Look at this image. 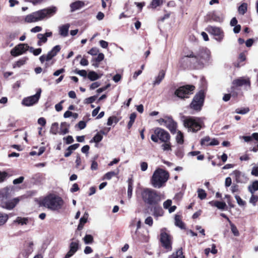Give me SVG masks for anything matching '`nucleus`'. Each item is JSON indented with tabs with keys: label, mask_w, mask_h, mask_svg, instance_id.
<instances>
[{
	"label": "nucleus",
	"mask_w": 258,
	"mask_h": 258,
	"mask_svg": "<svg viewBox=\"0 0 258 258\" xmlns=\"http://www.w3.org/2000/svg\"><path fill=\"white\" fill-rule=\"evenodd\" d=\"M210 56L211 52L206 47H200L196 53L186 47L183 50V56L180 62L187 68L193 70H200L204 68L205 63L209 61Z\"/></svg>",
	"instance_id": "obj_1"
},
{
	"label": "nucleus",
	"mask_w": 258,
	"mask_h": 258,
	"mask_svg": "<svg viewBox=\"0 0 258 258\" xmlns=\"http://www.w3.org/2000/svg\"><path fill=\"white\" fill-rule=\"evenodd\" d=\"M153 131L154 133L151 136V140L156 143H162L161 147L164 151H171V136L169 133L160 127H156Z\"/></svg>",
	"instance_id": "obj_2"
},
{
	"label": "nucleus",
	"mask_w": 258,
	"mask_h": 258,
	"mask_svg": "<svg viewBox=\"0 0 258 258\" xmlns=\"http://www.w3.org/2000/svg\"><path fill=\"white\" fill-rule=\"evenodd\" d=\"M39 204L51 210L58 211L62 208L64 201L60 197L50 194L40 201Z\"/></svg>",
	"instance_id": "obj_3"
},
{
	"label": "nucleus",
	"mask_w": 258,
	"mask_h": 258,
	"mask_svg": "<svg viewBox=\"0 0 258 258\" xmlns=\"http://www.w3.org/2000/svg\"><path fill=\"white\" fill-rule=\"evenodd\" d=\"M56 12V7L43 9L32 13L25 18V22L28 23L38 22L44 19L47 16H51Z\"/></svg>",
	"instance_id": "obj_4"
},
{
	"label": "nucleus",
	"mask_w": 258,
	"mask_h": 258,
	"mask_svg": "<svg viewBox=\"0 0 258 258\" xmlns=\"http://www.w3.org/2000/svg\"><path fill=\"white\" fill-rule=\"evenodd\" d=\"M141 197L144 204L148 205V207L161 201L160 193L149 188H144L141 192Z\"/></svg>",
	"instance_id": "obj_5"
},
{
	"label": "nucleus",
	"mask_w": 258,
	"mask_h": 258,
	"mask_svg": "<svg viewBox=\"0 0 258 258\" xmlns=\"http://www.w3.org/2000/svg\"><path fill=\"white\" fill-rule=\"evenodd\" d=\"M169 177V173L161 168L156 169L151 178V183L155 188H160L163 186Z\"/></svg>",
	"instance_id": "obj_6"
},
{
	"label": "nucleus",
	"mask_w": 258,
	"mask_h": 258,
	"mask_svg": "<svg viewBox=\"0 0 258 258\" xmlns=\"http://www.w3.org/2000/svg\"><path fill=\"white\" fill-rule=\"evenodd\" d=\"M183 124L189 131L193 133H197L205 127L204 123L200 118L193 116L186 118L183 121Z\"/></svg>",
	"instance_id": "obj_7"
},
{
	"label": "nucleus",
	"mask_w": 258,
	"mask_h": 258,
	"mask_svg": "<svg viewBox=\"0 0 258 258\" xmlns=\"http://www.w3.org/2000/svg\"><path fill=\"white\" fill-rule=\"evenodd\" d=\"M196 87L193 85H185L178 87L174 92V95L181 99L188 98L193 94Z\"/></svg>",
	"instance_id": "obj_8"
},
{
	"label": "nucleus",
	"mask_w": 258,
	"mask_h": 258,
	"mask_svg": "<svg viewBox=\"0 0 258 258\" xmlns=\"http://www.w3.org/2000/svg\"><path fill=\"white\" fill-rule=\"evenodd\" d=\"M205 98L204 91L201 90L194 96L190 104V107L195 110L199 111L202 109L204 105Z\"/></svg>",
	"instance_id": "obj_9"
},
{
	"label": "nucleus",
	"mask_w": 258,
	"mask_h": 258,
	"mask_svg": "<svg viewBox=\"0 0 258 258\" xmlns=\"http://www.w3.org/2000/svg\"><path fill=\"white\" fill-rule=\"evenodd\" d=\"M160 244L167 251H170L172 249V237L167 232L162 230L160 234L159 239Z\"/></svg>",
	"instance_id": "obj_10"
},
{
	"label": "nucleus",
	"mask_w": 258,
	"mask_h": 258,
	"mask_svg": "<svg viewBox=\"0 0 258 258\" xmlns=\"http://www.w3.org/2000/svg\"><path fill=\"white\" fill-rule=\"evenodd\" d=\"M29 46L27 43H20L11 50L12 56L16 57L25 53L29 50Z\"/></svg>",
	"instance_id": "obj_11"
},
{
	"label": "nucleus",
	"mask_w": 258,
	"mask_h": 258,
	"mask_svg": "<svg viewBox=\"0 0 258 258\" xmlns=\"http://www.w3.org/2000/svg\"><path fill=\"white\" fill-rule=\"evenodd\" d=\"M41 93V90L39 89L35 95L24 98L22 100V104L26 106H30L37 103L40 97Z\"/></svg>",
	"instance_id": "obj_12"
},
{
	"label": "nucleus",
	"mask_w": 258,
	"mask_h": 258,
	"mask_svg": "<svg viewBox=\"0 0 258 258\" xmlns=\"http://www.w3.org/2000/svg\"><path fill=\"white\" fill-rule=\"evenodd\" d=\"M61 49L60 46L59 45H56L52 48V49L48 52L47 54H43L39 57L40 61L41 63L44 62L45 61H49L51 60L53 57L56 56L58 52Z\"/></svg>",
	"instance_id": "obj_13"
},
{
	"label": "nucleus",
	"mask_w": 258,
	"mask_h": 258,
	"mask_svg": "<svg viewBox=\"0 0 258 258\" xmlns=\"http://www.w3.org/2000/svg\"><path fill=\"white\" fill-rule=\"evenodd\" d=\"M206 30L215 36L216 37L215 39L217 41H221L223 39L224 32L220 28L209 26L207 27Z\"/></svg>",
	"instance_id": "obj_14"
},
{
	"label": "nucleus",
	"mask_w": 258,
	"mask_h": 258,
	"mask_svg": "<svg viewBox=\"0 0 258 258\" xmlns=\"http://www.w3.org/2000/svg\"><path fill=\"white\" fill-rule=\"evenodd\" d=\"M149 209L152 212V215L155 218L162 217L164 214V211L160 205V202H156L148 207Z\"/></svg>",
	"instance_id": "obj_15"
},
{
	"label": "nucleus",
	"mask_w": 258,
	"mask_h": 258,
	"mask_svg": "<svg viewBox=\"0 0 258 258\" xmlns=\"http://www.w3.org/2000/svg\"><path fill=\"white\" fill-rule=\"evenodd\" d=\"M79 241H72L69 245V250L65 255L64 258H70L79 249Z\"/></svg>",
	"instance_id": "obj_16"
},
{
	"label": "nucleus",
	"mask_w": 258,
	"mask_h": 258,
	"mask_svg": "<svg viewBox=\"0 0 258 258\" xmlns=\"http://www.w3.org/2000/svg\"><path fill=\"white\" fill-rule=\"evenodd\" d=\"M165 126L170 131L171 134H174L176 132L177 124L172 117H167Z\"/></svg>",
	"instance_id": "obj_17"
},
{
	"label": "nucleus",
	"mask_w": 258,
	"mask_h": 258,
	"mask_svg": "<svg viewBox=\"0 0 258 258\" xmlns=\"http://www.w3.org/2000/svg\"><path fill=\"white\" fill-rule=\"evenodd\" d=\"M234 85L231 87V90H234L235 87H241L243 85L250 86V81L249 79H244L240 78L239 79H235L232 82Z\"/></svg>",
	"instance_id": "obj_18"
},
{
	"label": "nucleus",
	"mask_w": 258,
	"mask_h": 258,
	"mask_svg": "<svg viewBox=\"0 0 258 258\" xmlns=\"http://www.w3.org/2000/svg\"><path fill=\"white\" fill-rule=\"evenodd\" d=\"M219 144V142L216 139L211 140L209 136H206L201 140V145L203 146H216Z\"/></svg>",
	"instance_id": "obj_19"
},
{
	"label": "nucleus",
	"mask_w": 258,
	"mask_h": 258,
	"mask_svg": "<svg viewBox=\"0 0 258 258\" xmlns=\"http://www.w3.org/2000/svg\"><path fill=\"white\" fill-rule=\"evenodd\" d=\"M20 200L18 198H16L13 200L4 203L3 207L8 210L14 209L19 202Z\"/></svg>",
	"instance_id": "obj_20"
},
{
	"label": "nucleus",
	"mask_w": 258,
	"mask_h": 258,
	"mask_svg": "<svg viewBox=\"0 0 258 258\" xmlns=\"http://www.w3.org/2000/svg\"><path fill=\"white\" fill-rule=\"evenodd\" d=\"M85 6V3L80 1H76L72 3L70 5L72 12L75 11L79 10Z\"/></svg>",
	"instance_id": "obj_21"
},
{
	"label": "nucleus",
	"mask_w": 258,
	"mask_h": 258,
	"mask_svg": "<svg viewBox=\"0 0 258 258\" xmlns=\"http://www.w3.org/2000/svg\"><path fill=\"white\" fill-rule=\"evenodd\" d=\"M70 24H66L59 27V34L62 37H67L68 35Z\"/></svg>",
	"instance_id": "obj_22"
},
{
	"label": "nucleus",
	"mask_w": 258,
	"mask_h": 258,
	"mask_svg": "<svg viewBox=\"0 0 258 258\" xmlns=\"http://www.w3.org/2000/svg\"><path fill=\"white\" fill-rule=\"evenodd\" d=\"M165 76V71L162 70H161L158 75L156 77L155 81H154L153 84L154 86L156 85H159L161 81L164 79Z\"/></svg>",
	"instance_id": "obj_23"
},
{
	"label": "nucleus",
	"mask_w": 258,
	"mask_h": 258,
	"mask_svg": "<svg viewBox=\"0 0 258 258\" xmlns=\"http://www.w3.org/2000/svg\"><path fill=\"white\" fill-rule=\"evenodd\" d=\"M28 222V217H17L16 219L13 221L14 224H17L21 225H27Z\"/></svg>",
	"instance_id": "obj_24"
},
{
	"label": "nucleus",
	"mask_w": 258,
	"mask_h": 258,
	"mask_svg": "<svg viewBox=\"0 0 258 258\" xmlns=\"http://www.w3.org/2000/svg\"><path fill=\"white\" fill-rule=\"evenodd\" d=\"M168 258H185L183 255L182 248L180 247L178 248L175 252H173Z\"/></svg>",
	"instance_id": "obj_25"
},
{
	"label": "nucleus",
	"mask_w": 258,
	"mask_h": 258,
	"mask_svg": "<svg viewBox=\"0 0 258 258\" xmlns=\"http://www.w3.org/2000/svg\"><path fill=\"white\" fill-rule=\"evenodd\" d=\"M28 60V58L27 57H24L19 59L18 61L15 62L13 64V68L15 69L16 68H20L22 66L24 65Z\"/></svg>",
	"instance_id": "obj_26"
},
{
	"label": "nucleus",
	"mask_w": 258,
	"mask_h": 258,
	"mask_svg": "<svg viewBox=\"0 0 258 258\" xmlns=\"http://www.w3.org/2000/svg\"><path fill=\"white\" fill-rule=\"evenodd\" d=\"M175 224L182 229H185V224L181 220V216L178 215L175 216Z\"/></svg>",
	"instance_id": "obj_27"
},
{
	"label": "nucleus",
	"mask_w": 258,
	"mask_h": 258,
	"mask_svg": "<svg viewBox=\"0 0 258 258\" xmlns=\"http://www.w3.org/2000/svg\"><path fill=\"white\" fill-rule=\"evenodd\" d=\"M102 75H98L94 71H90L87 75L88 78L91 81H96L101 78Z\"/></svg>",
	"instance_id": "obj_28"
},
{
	"label": "nucleus",
	"mask_w": 258,
	"mask_h": 258,
	"mask_svg": "<svg viewBox=\"0 0 258 258\" xmlns=\"http://www.w3.org/2000/svg\"><path fill=\"white\" fill-rule=\"evenodd\" d=\"M9 219V215L7 214L0 212V227L4 225Z\"/></svg>",
	"instance_id": "obj_29"
},
{
	"label": "nucleus",
	"mask_w": 258,
	"mask_h": 258,
	"mask_svg": "<svg viewBox=\"0 0 258 258\" xmlns=\"http://www.w3.org/2000/svg\"><path fill=\"white\" fill-rule=\"evenodd\" d=\"M249 191L253 194L255 191L258 190V180L254 181L248 187Z\"/></svg>",
	"instance_id": "obj_30"
},
{
	"label": "nucleus",
	"mask_w": 258,
	"mask_h": 258,
	"mask_svg": "<svg viewBox=\"0 0 258 258\" xmlns=\"http://www.w3.org/2000/svg\"><path fill=\"white\" fill-rule=\"evenodd\" d=\"M69 125L66 122L61 123L60 134L65 135L69 133Z\"/></svg>",
	"instance_id": "obj_31"
},
{
	"label": "nucleus",
	"mask_w": 258,
	"mask_h": 258,
	"mask_svg": "<svg viewBox=\"0 0 258 258\" xmlns=\"http://www.w3.org/2000/svg\"><path fill=\"white\" fill-rule=\"evenodd\" d=\"M37 37L39 39L37 42V44L39 46H41L43 44L45 43L47 41V38L43 34H38Z\"/></svg>",
	"instance_id": "obj_32"
},
{
	"label": "nucleus",
	"mask_w": 258,
	"mask_h": 258,
	"mask_svg": "<svg viewBox=\"0 0 258 258\" xmlns=\"http://www.w3.org/2000/svg\"><path fill=\"white\" fill-rule=\"evenodd\" d=\"M104 58V55L102 53H99L97 56V57L95 58L93 61L95 62V63H93V65L95 66V67H98L99 63L100 62H101L102 60H103Z\"/></svg>",
	"instance_id": "obj_33"
},
{
	"label": "nucleus",
	"mask_w": 258,
	"mask_h": 258,
	"mask_svg": "<svg viewBox=\"0 0 258 258\" xmlns=\"http://www.w3.org/2000/svg\"><path fill=\"white\" fill-rule=\"evenodd\" d=\"M133 189V180L132 179L128 180L127 197L129 199L132 197Z\"/></svg>",
	"instance_id": "obj_34"
},
{
	"label": "nucleus",
	"mask_w": 258,
	"mask_h": 258,
	"mask_svg": "<svg viewBox=\"0 0 258 258\" xmlns=\"http://www.w3.org/2000/svg\"><path fill=\"white\" fill-rule=\"evenodd\" d=\"M136 116H137V115H136V113H135V112L131 114L130 116V120H129V121L127 123V125L128 129H130L132 127L133 124H134V123L135 122Z\"/></svg>",
	"instance_id": "obj_35"
},
{
	"label": "nucleus",
	"mask_w": 258,
	"mask_h": 258,
	"mask_svg": "<svg viewBox=\"0 0 258 258\" xmlns=\"http://www.w3.org/2000/svg\"><path fill=\"white\" fill-rule=\"evenodd\" d=\"M176 141L178 144H182L184 142V136L183 134L181 131L177 132V135L176 137Z\"/></svg>",
	"instance_id": "obj_36"
},
{
	"label": "nucleus",
	"mask_w": 258,
	"mask_h": 258,
	"mask_svg": "<svg viewBox=\"0 0 258 258\" xmlns=\"http://www.w3.org/2000/svg\"><path fill=\"white\" fill-rule=\"evenodd\" d=\"M118 174V170L116 172L113 171L108 172L107 173L104 174L103 176V179L110 180V179H111L112 177L116 176Z\"/></svg>",
	"instance_id": "obj_37"
},
{
	"label": "nucleus",
	"mask_w": 258,
	"mask_h": 258,
	"mask_svg": "<svg viewBox=\"0 0 258 258\" xmlns=\"http://www.w3.org/2000/svg\"><path fill=\"white\" fill-rule=\"evenodd\" d=\"M247 5L246 3H242L238 9V12L241 15H244L247 11Z\"/></svg>",
	"instance_id": "obj_38"
},
{
	"label": "nucleus",
	"mask_w": 258,
	"mask_h": 258,
	"mask_svg": "<svg viewBox=\"0 0 258 258\" xmlns=\"http://www.w3.org/2000/svg\"><path fill=\"white\" fill-rule=\"evenodd\" d=\"M164 0H152L150 3V6L153 9H156L157 7L162 5Z\"/></svg>",
	"instance_id": "obj_39"
},
{
	"label": "nucleus",
	"mask_w": 258,
	"mask_h": 258,
	"mask_svg": "<svg viewBox=\"0 0 258 258\" xmlns=\"http://www.w3.org/2000/svg\"><path fill=\"white\" fill-rule=\"evenodd\" d=\"M229 225L230 226V229L234 234L236 236H238L239 235V232L236 227V226L231 221H229Z\"/></svg>",
	"instance_id": "obj_40"
},
{
	"label": "nucleus",
	"mask_w": 258,
	"mask_h": 258,
	"mask_svg": "<svg viewBox=\"0 0 258 258\" xmlns=\"http://www.w3.org/2000/svg\"><path fill=\"white\" fill-rule=\"evenodd\" d=\"M58 123L57 122L53 123L50 127V133L53 135H56L58 133Z\"/></svg>",
	"instance_id": "obj_41"
},
{
	"label": "nucleus",
	"mask_w": 258,
	"mask_h": 258,
	"mask_svg": "<svg viewBox=\"0 0 258 258\" xmlns=\"http://www.w3.org/2000/svg\"><path fill=\"white\" fill-rule=\"evenodd\" d=\"M119 121V119L115 116H110L107 120V125L110 126L113 123H117Z\"/></svg>",
	"instance_id": "obj_42"
},
{
	"label": "nucleus",
	"mask_w": 258,
	"mask_h": 258,
	"mask_svg": "<svg viewBox=\"0 0 258 258\" xmlns=\"http://www.w3.org/2000/svg\"><path fill=\"white\" fill-rule=\"evenodd\" d=\"M85 244H91L93 242L94 238L92 235L86 234L83 238Z\"/></svg>",
	"instance_id": "obj_43"
},
{
	"label": "nucleus",
	"mask_w": 258,
	"mask_h": 258,
	"mask_svg": "<svg viewBox=\"0 0 258 258\" xmlns=\"http://www.w3.org/2000/svg\"><path fill=\"white\" fill-rule=\"evenodd\" d=\"M198 197L202 200L205 199L206 198L207 195V193L206 192L205 190L201 189V188L198 189Z\"/></svg>",
	"instance_id": "obj_44"
},
{
	"label": "nucleus",
	"mask_w": 258,
	"mask_h": 258,
	"mask_svg": "<svg viewBox=\"0 0 258 258\" xmlns=\"http://www.w3.org/2000/svg\"><path fill=\"white\" fill-rule=\"evenodd\" d=\"M232 174L234 176L237 182H241L240 177L241 176V172L240 171L237 170H235L233 171Z\"/></svg>",
	"instance_id": "obj_45"
},
{
	"label": "nucleus",
	"mask_w": 258,
	"mask_h": 258,
	"mask_svg": "<svg viewBox=\"0 0 258 258\" xmlns=\"http://www.w3.org/2000/svg\"><path fill=\"white\" fill-rule=\"evenodd\" d=\"M9 177V174L6 171H0V183L5 181Z\"/></svg>",
	"instance_id": "obj_46"
},
{
	"label": "nucleus",
	"mask_w": 258,
	"mask_h": 258,
	"mask_svg": "<svg viewBox=\"0 0 258 258\" xmlns=\"http://www.w3.org/2000/svg\"><path fill=\"white\" fill-rule=\"evenodd\" d=\"M103 139V136L101 134L98 133L96 134L94 137L93 138V139L91 140V141H93L94 142L98 143L101 141V140Z\"/></svg>",
	"instance_id": "obj_47"
},
{
	"label": "nucleus",
	"mask_w": 258,
	"mask_h": 258,
	"mask_svg": "<svg viewBox=\"0 0 258 258\" xmlns=\"http://www.w3.org/2000/svg\"><path fill=\"white\" fill-rule=\"evenodd\" d=\"M87 221L85 218H81L80 219V222L77 227V230L81 231L83 229L84 226L86 223Z\"/></svg>",
	"instance_id": "obj_48"
},
{
	"label": "nucleus",
	"mask_w": 258,
	"mask_h": 258,
	"mask_svg": "<svg viewBox=\"0 0 258 258\" xmlns=\"http://www.w3.org/2000/svg\"><path fill=\"white\" fill-rule=\"evenodd\" d=\"M29 50L30 52H32L33 54L35 56L38 55L40 54L42 51V49L41 48H38L37 49H34L33 47H30Z\"/></svg>",
	"instance_id": "obj_49"
},
{
	"label": "nucleus",
	"mask_w": 258,
	"mask_h": 258,
	"mask_svg": "<svg viewBox=\"0 0 258 258\" xmlns=\"http://www.w3.org/2000/svg\"><path fill=\"white\" fill-rule=\"evenodd\" d=\"M74 72L76 74H77L80 75L81 76H82V77H86L87 76V75H88L87 71L84 70H79L76 69L74 71Z\"/></svg>",
	"instance_id": "obj_50"
},
{
	"label": "nucleus",
	"mask_w": 258,
	"mask_h": 258,
	"mask_svg": "<svg viewBox=\"0 0 258 258\" xmlns=\"http://www.w3.org/2000/svg\"><path fill=\"white\" fill-rule=\"evenodd\" d=\"M249 111V108H244L243 109H239L237 108L236 109L235 112L237 113L241 114H244L248 112Z\"/></svg>",
	"instance_id": "obj_51"
},
{
	"label": "nucleus",
	"mask_w": 258,
	"mask_h": 258,
	"mask_svg": "<svg viewBox=\"0 0 258 258\" xmlns=\"http://www.w3.org/2000/svg\"><path fill=\"white\" fill-rule=\"evenodd\" d=\"M216 207L218 209H219L224 210V209H225L227 207V206H226V203L225 202L218 201L217 202V206H216Z\"/></svg>",
	"instance_id": "obj_52"
},
{
	"label": "nucleus",
	"mask_w": 258,
	"mask_h": 258,
	"mask_svg": "<svg viewBox=\"0 0 258 258\" xmlns=\"http://www.w3.org/2000/svg\"><path fill=\"white\" fill-rule=\"evenodd\" d=\"M258 201V196L252 194L251 197L250 198L249 202L251 203L253 206L256 205V203Z\"/></svg>",
	"instance_id": "obj_53"
},
{
	"label": "nucleus",
	"mask_w": 258,
	"mask_h": 258,
	"mask_svg": "<svg viewBox=\"0 0 258 258\" xmlns=\"http://www.w3.org/2000/svg\"><path fill=\"white\" fill-rule=\"evenodd\" d=\"M97 97V96L94 95V96H91L89 98H86L85 99V103H86V104L92 103L96 100Z\"/></svg>",
	"instance_id": "obj_54"
},
{
	"label": "nucleus",
	"mask_w": 258,
	"mask_h": 258,
	"mask_svg": "<svg viewBox=\"0 0 258 258\" xmlns=\"http://www.w3.org/2000/svg\"><path fill=\"white\" fill-rule=\"evenodd\" d=\"M235 199L237 201V202L239 205L244 206L245 205V202L243 201L239 196L236 195L235 196Z\"/></svg>",
	"instance_id": "obj_55"
},
{
	"label": "nucleus",
	"mask_w": 258,
	"mask_h": 258,
	"mask_svg": "<svg viewBox=\"0 0 258 258\" xmlns=\"http://www.w3.org/2000/svg\"><path fill=\"white\" fill-rule=\"evenodd\" d=\"M145 223L150 226H152L153 224V219L151 217H148L145 220Z\"/></svg>",
	"instance_id": "obj_56"
},
{
	"label": "nucleus",
	"mask_w": 258,
	"mask_h": 258,
	"mask_svg": "<svg viewBox=\"0 0 258 258\" xmlns=\"http://www.w3.org/2000/svg\"><path fill=\"white\" fill-rule=\"evenodd\" d=\"M32 251L33 250L32 249L25 250L24 251H22L21 253L25 258H28L29 255L32 252Z\"/></svg>",
	"instance_id": "obj_57"
},
{
	"label": "nucleus",
	"mask_w": 258,
	"mask_h": 258,
	"mask_svg": "<svg viewBox=\"0 0 258 258\" xmlns=\"http://www.w3.org/2000/svg\"><path fill=\"white\" fill-rule=\"evenodd\" d=\"M98 52L99 50L97 48L93 47L88 51V53L92 55H96Z\"/></svg>",
	"instance_id": "obj_58"
},
{
	"label": "nucleus",
	"mask_w": 258,
	"mask_h": 258,
	"mask_svg": "<svg viewBox=\"0 0 258 258\" xmlns=\"http://www.w3.org/2000/svg\"><path fill=\"white\" fill-rule=\"evenodd\" d=\"M24 179V177L23 176H20L18 178L15 179L13 180V182L14 184L21 183L23 182Z\"/></svg>",
	"instance_id": "obj_59"
},
{
	"label": "nucleus",
	"mask_w": 258,
	"mask_h": 258,
	"mask_svg": "<svg viewBox=\"0 0 258 258\" xmlns=\"http://www.w3.org/2000/svg\"><path fill=\"white\" fill-rule=\"evenodd\" d=\"M172 204V201L170 200H167L165 201L163 203L164 208L165 209H168L171 206Z\"/></svg>",
	"instance_id": "obj_60"
},
{
	"label": "nucleus",
	"mask_w": 258,
	"mask_h": 258,
	"mask_svg": "<svg viewBox=\"0 0 258 258\" xmlns=\"http://www.w3.org/2000/svg\"><path fill=\"white\" fill-rule=\"evenodd\" d=\"M251 174L254 176H258V166H254L252 168Z\"/></svg>",
	"instance_id": "obj_61"
},
{
	"label": "nucleus",
	"mask_w": 258,
	"mask_h": 258,
	"mask_svg": "<svg viewBox=\"0 0 258 258\" xmlns=\"http://www.w3.org/2000/svg\"><path fill=\"white\" fill-rule=\"evenodd\" d=\"M46 123V119L44 117H40L38 119V123L42 126H44Z\"/></svg>",
	"instance_id": "obj_62"
},
{
	"label": "nucleus",
	"mask_w": 258,
	"mask_h": 258,
	"mask_svg": "<svg viewBox=\"0 0 258 258\" xmlns=\"http://www.w3.org/2000/svg\"><path fill=\"white\" fill-rule=\"evenodd\" d=\"M63 140H66V143L67 144H70L74 142V140L72 136H68L66 138H64Z\"/></svg>",
	"instance_id": "obj_63"
},
{
	"label": "nucleus",
	"mask_w": 258,
	"mask_h": 258,
	"mask_svg": "<svg viewBox=\"0 0 258 258\" xmlns=\"http://www.w3.org/2000/svg\"><path fill=\"white\" fill-rule=\"evenodd\" d=\"M78 126L80 130H83L86 127V123L85 121L83 120L80 121L78 123Z\"/></svg>",
	"instance_id": "obj_64"
}]
</instances>
